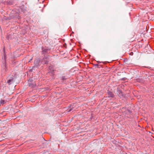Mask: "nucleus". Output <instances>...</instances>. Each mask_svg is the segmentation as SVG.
Returning <instances> with one entry per match:
<instances>
[{"instance_id": "obj_3", "label": "nucleus", "mask_w": 154, "mask_h": 154, "mask_svg": "<svg viewBox=\"0 0 154 154\" xmlns=\"http://www.w3.org/2000/svg\"><path fill=\"white\" fill-rule=\"evenodd\" d=\"M11 79H9L8 80V83H9L11 81Z\"/></svg>"}, {"instance_id": "obj_6", "label": "nucleus", "mask_w": 154, "mask_h": 154, "mask_svg": "<svg viewBox=\"0 0 154 154\" xmlns=\"http://www.w3.org/2000/svg\"><path fill=\"white\" fill-rule=\"evenodd\" d=\"M70 111H71V110H69V111H68V112H70Z\"/></svg>"}, {"instance_id": "obj_2", "label": "nucleus", "mask_w": 154, "mask_h": 154, "mask_svg": "<svg viewBox=\"0 0 154 154\" xmlns=\"http://www.w3.org/2000/svg\"><path fill=\"white\" fill-rule=\"evenodd\" d=\"M6 103V101L4 100H2L0 101V105L1 104H3Z\"/></svg>"}, {"instance_id": "obj_4", "label": "nucleus", "mask_w": 154, "mask_h": 154, "mask_svg": "<svg viewBox=\"0 0 154 154\" xmlns=\"http://www.w3.org/2000/svg\"><path fill=\"white\" fill-rule=\"evenodd\" d=\"M36 63L37 64H38V61H34L35 64Z\"/></svg>"}, {"instance_id": "obj_1", "label": "nucleus", "mask_w": 154, "mask_h": 154, "mask_svg": "<svg viewBox=\"0 0 154 154\" xmlns=\"http://www.w3.org/2000/svg\"><path fill=\"white\" fill-rule=\"evenodd\" d=\"M108 97H112L113 96V94L110 91L108 92Z\"/></svg>"}, {"instance_id": "obj_5", "label": "nucleus", "mask_w": 154, "mask_h": 154, "mask_svg": "<svg viewBox=\"0 0 154 154\" xmlns=\"http://www.w3.org/2000/svg\"><path fill=\"white\" fill-rule=\"evenodd\" d=\"M34 85H34V84H33V85H31L29 84V86H31V87H34Z\"/></svg>"}]
</instances>
